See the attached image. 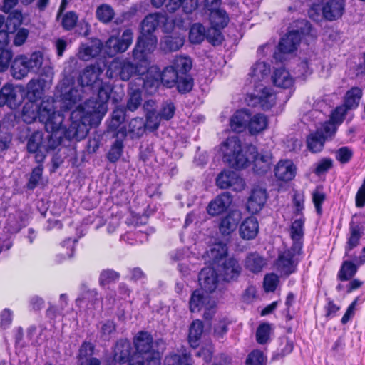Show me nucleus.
I'll list each match as a JSON object with an SVG mask.
<instances>
[{"instance_id": "obj_1", "label": "nucleus", "mask_w": 365, "mask_h": 365, "mask_svg": "<svg viewBox=\"0 0 365 365\" xmlns=\"http://www.w3.org/2000/svg\"><path fill=\"white\" fill-rule=\"evenodd\" d=\"M97 97L86 100L83 104L78 103L70 114L71 124L66 130L69 139L81 140L92 126H97L107 112V102L113 91L110 83L101 81L96 85Z\"/></svg>"}, {"instance_id": "obj_2", "label": "nucleus", "mask_w": 365, "mask_h": 365, "mask_svg": "<svg viewBox=\"0 0 365 365\" xmlns=\"http://www.w3.org/2000/svg\"><path fill=\"white\" fill-rule=\"evenodd\" d=\"M103 69L98 65H91L86 67L78 78L79 86L66 85L65 82L58 85L61 92V108L63 110L73 109L85 98V93L92 91L96 85L101 81L100 75Z\"/></svg>"}, {"instance_id": "obj_3", "label": "nucleus", "mask_w": 365, "mask_h": 365, "mask_svg": "<svg viewBox=\"0 0 365 365\" xmlns=\"http://www.w3.org/2000/svg\"><path fill=\"white\" fill-rule=\"evenodd\" d=\"M23 120L31 123L37 119L44 124L48 133L59 130L63 128L64 116L60 111H56L54 101L48 98L43 99L38 106L36 102L26 103L22 110Z\"/></svg>"}, {"instance_id": "obj_4", "label": "nucleus", "mask_w": 365, "mask_h": 365, "mask_svg": "<svg viewBox=\"0 0 365 365\" xmlns=\"http://www.w3.org/2000/svg\"><path fill=\"white\" fill-rule=\"evenodd\" d=\"M247 145L243 149L240 138L237 136H230L222 142L220 145V151L224 161L230 166L242 169L248 166Z\"/></svg>"}, {"instance_id": "obj_5", "label": "nucleus", "mask_w": 365, "mask_h": 365, "mask_svg": "<svg viewBox=\"0 0 365 365\" xmlns=\"http://www.w3.org/2000/svg\"><path fill=\"white\" fill-rule=\"evenodd\" d=\"M179 76L171 66L165 67L162 72L158 67L153 66L148 68L145 78L141 81L143 87L147 90H155L160 83L167 88H173L175 86Z\"/></svg>"}, {"instance_id": "obj_6", "label": "nucleus", "mask_w": 365, "mask_h": 365, "mask_svg": "<svg viewBox=\"0 0 365 365\" xmlns=\"http://www.w3.org/2000/svg\"><path fill=\"white\" fill-rule=\"evenodd\" d=\"M147 66L144 63L135 65L128 58H117L113 59L106 70L109 78H119L122 81H128L133 75L143 74L147 72Z\"/></svg>"}, {"instance_id": "obj_7", "label": "nucleus", "mask_w": 365, "mask_h": 365, "mask_svg": "<svg viewBox=\"0 0 365 365\" xmlns=\"http://www.w3.org/2000/svg\"><path fill=\"white\" fill-rule=\"evenodd\" d=\"M135 352L133 354L137 358L147 360V365H160L158 351L153 349V339L148 331H139L133 339Z\"/></svg>"}, {"instance_id": "obj_8", "label": "nucleus", "mask_w": 365, "mask_h": 365, "mask_svg": "<svg viewBox=\"0 0 365 365\" xmlns=\"http://www.w3.org/2000/svg\"><path fill=\"white\" fill-rule=\"evenodd\" d=\"M302 250V248H295L294 246H291L279 252L275 267L282 275L289 276L297 272Z\"/></svg>"}, {"instance_id": "obj_9", "label": "nucleus", "mask_w": 365, "mask_h": 365, "mask_svg": "<svg viewBox=\"0 0 365 365\" xmlns=\"http://www.w3.org/2000/svg\"><path fill=\"white\" fill-rule=\"evenodd\" d=\"M157 41V37L154 34H142L138 38L135 48L133 50V59L140 63H144L147 66V56L155 49Z\"/></svg>"}, {"instance_id": "obj_10", "label": "nucleus", "mask_w": 365, "mask_h": 365, "mask_svg": "<svg viewBox=\"0 0 365 365\" xmlns=\"http://www.w3.org/2000/svg\"><path fill=\"white\" fill-rule=\"evenodd\" d=\"M133 33L131 29H126L122 33L120 37L111 36L104 46L105 53L108 56H113L118 53H123L128 50L132 44Z\"/></svg>"}, {"instance_id": "obj_11", "label": "nucleus", "mask_w": 365, "mask_h": 365, "mask_svg": "<svg viewBox=\"0 0 365 365\" xmlns=\"http://www.w3.org/2000/svg\"><path fill=\"white\" fill-rule=\"evenodd\" d=\"M229 16L227 12L222 9L212 11L210 14L211 29L208 30L207 38L213 44L220 43L222 35L220 30L228 24Z\"/></svg>"}, {"instance_id": "obj_12", "label": "nucleus", "mask_w": 365, "mask_h": 365, "mask_svg": "<svg viewBox=\"0 0 365 365\" xmlns=\"http://www.w3.org/2000/svg\"><path fill=\"white\" fill-rule=\"evenodd\" d=\"M276 99V94L272 88L259 85L255 86L254 93L250 96L249 105L259 106L262 110H267L275 105Z\"/></svg>"}, {"instance_id": "obj_13", "label": "nucleus", "mask_w": 365, "mask_h": 365, "mask_svg": "<svg viewBox=\"0 0 365 365\" xmlns=\"http://www.w3.org/2000/svg\"><path fill=\"white\" fill-rule=\"evenodd\" d=\"M190 310L192 312H198L202 308L205 309L204 318L211 319L214 314V302H210V296L200 289L195 290L190 299Z\"/></svg>"}, {"instance_id": "obj_14", "label": "nucleus", "mask_w": 365, "mask_h": 365, "mask_svg": "<svg viewBox=\"0 0 365 365\" xmlns=\"http://www.w3.org/2000/svg\"><path fill=\"white\" fill-rule=\"evenodd\" d=\"M248 165L253 163L255 172L262 174L270 169L272 164V154L269 151L258 153L257 148L252 145H247Z\"/></svg>"}, {"instance_id": "obj_15", "label": "nucleus", "mask_w": 365, "mask_h": 365, "mask_svg": "<svg viewBox=\"0 0 365 365\" xmlns=\"http://www.w3.org/2000/svg\"><path fill=\"white\" fill-rule=\"evenodd\" d=\"M25 60L27 61L30 72L48 78H53V68L50 63H44L43 54L41 51H35L29 56H26Z\"/></svg>"}, {"instance_id": "obj_16", "label": "nucleus", "mask_w": 365, "mask_h": 365, "mask_svg": "<svg viewBox=\"0 0 365 365\" xmlns=\"http://www.w3.org/2000/svg\"><path fill=\"white\" fill-rule=\"evenodd\" d=\"M216 185L221 189L231 188L236 192L242 190L245 186L244 180L232 170L222 171L216 178Z\"/></svg>"}, {"instance_id": "obj_17", "label": "nucleus", "mask_w": 365, "mask_h": 365, "mask_svg": "<svg viewBox=\"0 0 365 365\" xmlns=\"http://www.w3.org/2000/svg\"><path fill=\"white\" fill-rule=\"evenodd\" d=\"M21 88L6 83L0 90V106L6 105L11 109L17 108L22 101Z\"/></svg>"}, {"instance_id": "obj_18", "label": "nucleus", "mask_w": 365, "mask_h": 365, "mask_svg": "<svg viewBox=\"0 0 365 365\" xmlns=\"http://www.w3.org/2000/svg\"><path fill=\"white\" fill-rule=\"evenodd\" d=\"M43 133L36 131L32 133L27 141V150L33 154L37 163H43L46 156Z\"/></svg>"}, {"instance_id": "obj_19", "label": "nucleus", "mask_w": 365, "mask_h": 365, "mask_svg": "<svg viewBox=\"0 0 365 365\" xmlns=\"http://www.w3.org/2000/svg\"><path fill=\"white\" fill-rule=\"evenodd\" d=\"M364 227L359 223L351 221L349 224L347 241L345 245V255L348 258L354 257L352 250L356 248L360 242V239L364 235Z\"/></svg>"}, {"instance_id": "obj_20", "label": "nucleus", "mask_w": 365, "mask_h": 365, "mask_svg": "<svg viewBox=\"0 0 365 365\" xmlns=\"http://www.w3.org/2000/svg\"><path fill=\"white\" fill-rule=\"evenodd\" d=\"M232 202V196L225 192L217 195L210 202L207 207V213L211 216H217L225 212Z\"/></svg>"}, {"instance_id": "obj_21", "label": "nucleus", "mask_w": 365, "mask_h": 365, "mask_svg": "<svg viewBox=\"0 0 365 365\" xmlns=\"http://www.w3.org/2000/svg\"><path fill=\"white\" fill-rule=\"evenodd\" d=\"M242 271L239 262L235 258L224 261L219 268L221 277L224 281L231 282L238 278Z\"/></svg>"}, {"instance_id": "obj_22", "label": "nucleus", "mask_w": 365, "mask_h": 365, "mask_svg": "<svg viewBox=\"0 0 365 365\" xmlns=\"http://www.w3.org/2000/svg\"><path fill=\"white\" fill-rule=\"evenodd\" d=\"M241 219L242 214L240 211L237 210L230 211L221 219L219 224L220 232L224 236L230 235L236 230Z\"/></svg>"}, {"instance_id": "obj_23", "label": "nucleus", "mask_w": 365, "mask_h": 365, "mask_svg": "<svg viewBox=\"0 0 365 365\" xmlns=\"http://www.w3.org/2000/svg\"><path fill=\"white\" fill-rule=\"evenodd\" d=\"M199 283L205 292H214L218 283V276L215 269L210 267L202 269L199 273Z\"/></svg>"}, {"instance_id": "obj_24", "label": "nucleus", "mask_w": 365, "mask_h": 365, "mask_svg": "<svg viewBox=\"0 0 365 365\" xmlns=\"http://www.w3.org/2000/svg\"><path fill=\"white\" fill-rule=\"evenodd\" d=\"M297 168L290 160H282L274 168V175L278 180L288 182L296 175Z\"/></svg>"}, {"instance_id": "obj_25", "label": "nucleus", "mask_w": 365, "mask_h": 365, "mask_svg": "<svg viewBox=\"0 0 365 365\" xmlns=\"http://www.w3.org/2000/svg\"><path fill=\"white\" fill-rule=\"evenodd\" d=\"M267 192L264 189H253L247 200V210L252 214L257 213L263 208L267 201Z\"/></svg>"}, {"instance_id": "obj_26", "label": "nucleus", "mask_w": 365, "mask_h": 365, "mask_svg": "<svg viewBox=\"0 0 365 365\" xmlns=\"http://www.w3.org/2000/svg\"><path fill=\"white\" fill-rule=\"evenodd\" d=\"M132 345L128 339H120L113 348V359L119 364H125L130 361Z\"/></svg>"}, {"instance_id": "obj_27", "label": "nucleus", "mask_w": 365, "mask_h": 365, "mask_svg": "<svg viewBox=\"0 0 365 365\" xmlns=\"http://www.w3.org/2000/svg\"><path fill=\"white\" fill-rule=\"evenodd\" d=\"M21 21V14L18 11L10 14L6 21V30H0V49H4L9 40V33H13Z\"/></svg>"}, {"instance_id": "obj_28", "label": "nucleus", "mask_w": 365, "mask_h": 365, "mask_svg": "<svg viewBox=\"0 0 365 365\" xmlns=\"http://www.w3.org/2000/svg\"><path fill=\"white\" fill-rule=\"evenodd\" d=\"M301 34L299 31H291L285 36L282 38L278 46V49L283 53H292L297 50L301 41Z\"/></svg>"}, {"instance_id": "obj_29", "label": "nucleus", "mask_w": 365, "mask_h": 365, "mask_svg": "<svg viewBox=\"0 0 365 365\" xmlns=\"http://www.w3.org/2000/svg\"><path fill=\"white\" fill-rule=\"evenodd\" d=\"M304 222L305 218L304 215H302L299 218L295 219L291 225L289 234L292 240V246H294L295 248H302L303 247Z\"/></svg>"}, {"instance_id": "obj_30", "label": "nucleus", "mask_w": 365, "mask_h": 365, "mask_svg": "<svg viewBox=\"0 0 365 365\" xmlns=\"http://www.w3.org/2000/svg\"><path fill=\"white\" fill-rule=\"evenodd\" d=\"M250 112L246 109L237 110L230 119V126L236 133L244 131L248 126Z\"/></svg>"}, {"instance_id": "obj_31", "label": "nucleus", "mask_w": 365, "mask_h": 365, "mask_svg": "<svg viewBox=\"0 0 365 365\" xmlns=\"http://www.w3.org/2000/svg\"><path fill=\"white\" fill-rule=\"evenodd\" d=\"M76 303L80 308L85 307L91 311L101 307V302L96 289L88 290L83 297L76 299Z\"/></svg>"}, {"instance_id": "obj_32", "label": "nucleus", "mask_w": 365, "mask_h": 365, "mask_svg": "<svg viewBox=\"0 0 365 365\" xmlns=\"http://www.w3.org/2000/svg\"><path fill=\"white\" fill-rule=\"evenodd\" d=\"M344 9L343 0H331L322 9L325 19L333 21L341 16Z\"/></svg>"}, {"instance_id": "obj_33", "label": "nucleus", "mask_w": 365, "mask_h": 365, "mask_svg": "<svg viewBox=\"0 0 365 365\" xmlns=\"http://www.w3.org/2000/svg\"><path fill=\"white\" fill-rule=\"evenodd\" d=\"M259 230L258 221L255 217L246 218L240 226V237L245 240L255 238Z\"/></svg>"}, {"instance_id": "obj_34", "label": "nucleus", "mask_w": 365, "mask_h": 365, "mask_svg": "<svg viewBox=\"0 0 365 365\" xmlns=\"http://www.w3.org/2000/svg\"><path fill=\"white\" fill-rule=\"evenodd\" d=\"M46 81L43 79H31L26 85V96L29 101L36 102L41 98Z\"/></svg>"}, {"instance_id": "obj_35", "label": "nucleus", "mask_w": 365, "mask_h": 365, "mask_svg": "<svg viewBox=\"0 0 365 365\" xmlns=\"http://www.w3.org/2000/svg\"><path fill=\"white\" fill-rule=\"evenodd\" d=\"M101 50L102 44L100 42L82 43L78 49V57L83 61H88L97 56Z\"/></svg>"}, {"instance_id": "obj_36", "label": "nucleus", "mask_w": 365, "mask_h": 365, "mask_svg": "<svg viewBox=\"0 0 365 365\" xmlns=\"http://www.w3.org/2000/svg\"><path fill=\"white\" fill-rule=\"evenodd\" d=\"M269 73V64L264 61H257L251 67L249 76L252 78V82L256 83L267 78Z\"/></svg>"}, {"instance_id": "obj_37", "label": "nucleus", "mask_w": 365, "mask_h": 365, "mask_svg": "<svg viewBox=\"0 0 365 365\" xmlns=\"http://www.w3.org/2000/svg\"><path fill=\"white\" fill-rule=\"evenodd\" d=\"M164 16L158 13L147 15L141 22V33L144 34H153V32L163 22Z\"/></svg>"}, {"instance_id": "obj_38", "label": "nucleus", "mask_w": 365, "mask_h": 365, "mask_svg": "<svg viewBox=\"0 0 365 365\" xmlns=\"http://www.w3.org/2000/svg\"><path fill=\"white\" fill-rule=\"evenodd\" d=\"M26 55L17 56L11 63V71L16 79H21L30 72L26 61Z\"/></svg>"}, {"instance_id": "obj_39", "label": "nucleus", "mask_w": 365, "mask_h": 365, "mask_svg": "<svg viewBox=\"0 0 365 365\" xmlns=\"http://www.w3.org/2000/svg\"><path fill=\"white\" fill-rule=\"evenodd\" d=\"M274 84L279 88H289L292 86L294 80L288 71L284 68H276L272 76Z\"/></svg>"}, {"instance_id": "obj_40", "label": "nucleus", "mask_w": 365, "mask_h": 365, "mask_svg": "<svg viewBox=\"0 0 365 365\" xmlns=\"http://www.w3.org/2000/svg\"><path fill=\"white\" fill-rule=\"evenodd\" d=\"M203 329L204 325L201 320L196 319L192 322L188 334V342L191 347L195 349L199 346Z\"/></svg>"}, {"instance_id": "obj_41", "label": "nucleus", "mask_w": 365, "mask_h": 365, "mask_svg": "<svg viewBox=\"0 0 365 365\" xmlns=\"http://www.w3.org/2000/svg\"><path fill=\"white\" fill-rule=\"evenodd\" d=\"M266 260L257 253L249 254L245 260V267L250 272L257 274L266 265Z\"/></svg>"}, {"instance_id": "obj_42", "label": "nucleus", "mask_w": 365, "mask_h": 365, "mask_svg": "<svg viewBox=\"0 0 365 365\" xmlns=\"http://www.w3.org/2000/svg\"><path fill=\"white\" fill-rule=\"evenodd\" d=\"M362 90L359 87H353L346 91L343 105L348 110L356 109L362 97Z\"/></svg>"}, {"instance_id": "obj_43", "label": "nucleus", "mask_w": 365, "mask_h": 365, "mask_svg": "<svg viewBox=\"0 0 365 365\" xmlns=\"http://www.w3.org/2000/svg\"><path fill=\"white\" fill-rule=\"evenodd\" d=\"M267 124L268 120L264 115L258 113L252 116L250 114L247 129L250 134L256 135L263 131L267 128Z\"/></svg>"}, {"instance_id": "obj_44", "label": "nucleus", "mask_w": 365, "mask_h": 365, "mask_svg": "<svg viewBox=\"0 0 365 365\" xmlns=\"http://www.w3.org/2000/svg\"><path fill=\"white\" fill-rule=\"evenodd\" d=\"M356 257H357L354 255V257L351 258L354 259L355 262L350 260H344L343 262L338 274V278L341 281H347L356 274L358 267L359 266L356 262Z\"/></svg>"}, {"instance_id": "obj_45", "label": "nucleus", "mask_w": 365, "mask_h": 365, "mask_svg": "<svg viewBox=\"0 0 365 365\" xmlns=\"http://www.w3.org/2000/svg\"><path fill=\"white\" fill-rule=\"evenodd\" d=\"M181 6L185 12L190 13L197 7V0H169L166 7L168 11L174 12Z\"/></svg>"}, {"instance_id": "obj_46", "label": "nucleus", "mask_w": 365, "mask_h": 365, "mask_svg": "<svg viewBox=\"0 0 365 365\" xmlns=\"http://www.w3.org/2000/svg\"><path fill=\"white\" fill-rule=\"evenodd\" d=\"M179 75H186L192 68L190 58L184 56H176L171 65Z\"/></svg>"}, {"instance_id": "obj_47", "label": "nucleus", "mask_w": 365, "mask_h": 365, "mask_svg": "<svg viewBox=\"0 0 365 365\" xmlns=\"http://www.w3.org/2000/svg\"><path fill=\"white\" fill-rule=\"evenodd\" d=\"M227 255V247L226 244L217 243L215 244L209 251L207 255L211 259L212 263L217 264L220 259H222Z\"/></svg>"}, {"instance_id": "obj_48", "label": "nucleus", "mask_w": 365, "mask_h": 365, "mask_svg": "<svg viewBox=\"0 0 365 365\" xmlns=\"http://www.w3.org/2000/svg\"><path fill=\"white\" fill-rule=\"evenodd\" d=\"M142 103V92L140 88H130L128 91V99L126 109L130 111L136 110Z\"/></svg>"}, {"instance_id": "obj_49", "label": "nucleus", "mask_w": 365, "mask_h": 365, "mask_svg": "<svg viewBox=\"0 0 365 365\" xmlns=\"http://www.w3.org/2000/svg\"><path fill=\"white\" fill-rule=\"evenodd\" d=\"M325 139L320 135V132L311 133L307 138V148L312 153H317L322 150Z\"/></svg>"}, {"instance_id": "obj_50", "label": "nucleus", "mask_w": 365, "mask_h": 365, "mask_svg": "<svg viewBox=\"0 0 365 365\" xmlns=\"http://www.w3.org/2000/svg\"><path fill=\"white\" fill-rule=\"evenodd\" d=\"M145 130V123L142 118H133L129 123L128 132L132 138H140L143 136Z\"/></svg>"}, {"instance_id": "obj_51", "label": "nucleus", "mask_w": 365, "mask_h": 365, "mask_svg": "<svg viewBox=\"0 0 365 365\" xmlns=\"http://www.w3.org/2000/svg\"><path fill=\"white\" fill-rule=\"evenodd\" d=\"M165 365H192L191 355L187 352L170 354L165 358Z\"/></svg>"}, {"instance_id": "obj_52", "label": "nucleus", "mask_w": 365, "mask_h": 365, "mask_svg": "<svg viewBox=\"0 0 365 365\" xmlns=\"http://www.w3.org/2000/svg\"><path fill=\"white\" fill-rule=\"evenodd\" d=\"M115 16L113 9L108 4H101L96 9L97 19L104 24L110 22Z\"/></svg>"}, {"instance_id": "obj_53", "label": "nucleus", "mask_w": 365, "mask_h": 365, "mask_svg": "<svg viewBox=\"0 0 365 365\" xmlns=\"http://www.w3.org/2000/svg\"><path fill=\"white\" fill-rule=\"evenodd\" d=\"M272 331L271 324L267 322L259 325L256 331V341L259 344H265L270 339Z\"/></svg>"}, {"instance_id": "obj_54", "label": "nucleus", "mask_w": 365, "mask_h": 365, "mask_svg": "<svg viewBox=\"0 0 365 365\" xmlns=\"http://www.w3.org/2000/svg\"><path fill=\"white\" fill-rule=\"evenodd\" d=\"M205 37V29L201 24H193L190 30L189 39L192 43H200Z\"/></svg>"}, {"instance_id": "obj_55", "label": "nucleus", "mask_w": 365, "mask_h": 365, "mask_svg": "<svg viewBox=\"0 0 365 365\" xmlns=\"http://www.w3.org/2000/svg\"><path fill=\"white\" fill-rule=\"evenodd\" d=\"M120 278V274L113 269H107L101 271L98 282L100 286L104 287L110 283L115 282Z\"/></svg>"}, {"instance_id": "obj_56", "label": "nucleus", "mask_w": 365, "mask_h": 365, "mask_svg": "<svg viewBox=\"0 0 365 365\" xmlns=\"http://www.w3.org/2000/svg\"><path fill=\"white\" fill-rule=\"evenodd\" d=\"M100 337L104 341H109L112 334L115 332V324L110 320L101 322L99 325Z\"/></svg>"}, {"instance_id": "obj_57", "label": "nucleus", "mask_w": 365, "mask_h": 365, "mask_svg": "<svg viewBox=\"0 0 365 365\" xmlns=\"http://www.w3.org/2000/svg\"><path fill=\"white\" fill-rule=\"evenodd\" d=\"M184 38L180 36H167L165 38V49L169 51H176L184 45Z\"/></svg>"}, {"instance_id": "obj_58", "label": "nucleus", "mask_w": 365, "mask_h": 365, "mask_svg": "<svg viewBox=\"0 0 365 365\" xmlns=\"http://www.w3.org/2000/svg\"><path fill=\"white\" fill-rule=\"evenodd\" d=\"M38 165L32 170L29 182L27 183V187L29 190H34L42 178L43 166L42 163H38Z\"/></svg>"}, {"instance_id": "obj_59", "label": "nucleus", "mask_w": 365, "mask_h": 365, "mask_svg": "<svg viewBox=\"0 0 365 365\" xmlns=\"http://www.w3.org/2000/svg\"><path fill=\"white\" fill-rule=\"evenodd\" d=\"M175 86H177V88L180 93H187L192 88V78L187 75H180Z\"/></svg>"}, {"instance_id": "obj_60", "label": "nucleus", "mask_w": 365, "mask_h": 365, "mask_svg": "<svg viewBox=\"0 0 365 365\" xmlns=\"http://www.w3.org/2000/svg\"><path fill=\"white\" fill-rule=\"evenodd\" d=\"M163 120L158 113L150 110L146 115L145 128L153 131L158 128L160 121Z\"/></svg>"}, {"instance_id": "obj_61", "label": "nucleus", "mask_w": 365, "mask_h": 365, "mask_svg": "<svg viewBox=\"0 0 365 365\" xmlns=\"http://www.w3.org/2000/svg\"><path fill=\"white\" fill-rule=\"evenodd\" d=\"M123 143L121 140H115L110 149L107 158L111 163L116 162L122 155Z\"/></svg>"}, {"instance_id": "obj_62", "label": "nucleus", "mask_w": 365, "mask_h": 365, "mask_svg": "<svg viewBox=\"0 0 365 365\" xmlns=\"http://www.w3.org/2000/svg\"><path fill=\"white\" fill-rule=\"evenodd\" d=\"M326 200V195L322 187H317L312 192V202L318 215L322 213V204Z\"/></svg>"}, {"instance_id": "obj_63", "label": "nucleus", "mask_w": 365, "mask_h": 365, "mask_svg": "<svg viewBox=\"0 0 365 365\" xmlns=\"http://www.w3.org/2000/svg\"><path fill=\"white\" fill-rule=\"evenodd\" d=\"M266 356L264 353L259 350H253L249 354L246 359V365H265Z\"/></svg>"}, {"instance_id": "obj_64", "label": "nucleus", "mask_w": 365, "mask_h": 365, "mask_svg": "<svg viewBox=\"0 0 365 365\" xmlns=\"http://www.w3.org/2000/svg\"><path fill=\"white\" fill-rule=\"evenodd\" d=\"M125 118V108L123 107L116 108L112 113L111 121L110 123V128L113 130H116L119 125L124 122Z\"/></svg>"}]
</instances>
